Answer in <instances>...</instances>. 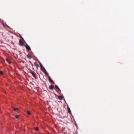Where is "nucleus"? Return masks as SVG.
I'll return each mask as SVG.
<instances>
[{
  "label": "nucleus",
  "instance_id": "f257e3e1",
  "mask_svg": "<svg viewBox=\"0 0 134 134\" xmlns=\"http://www.w3.org/2000/svg\"><path fill=\"white\" fill-rule=\"evenodd\" d=\"M26 49L28 51L31 50V48L30 47L28 46V45L26 43V45L25 46Z\"/></svg>",
  "mask_w": 134,
  "mask_h": 134
},
{
  "label": "nucleus",
  "instance_id": "f03ea898",
  "mask_svg": "<svg viewBox=\"0 0 134 134\" xmlns=\"http://www.w3.org/2000/svg\"><path fill=\"white\" fill-rule=\"evenodd\" d=\"M30 73H31L32 75L36 79V76L35 74V72L33 71H31L30 72Z\"/></svg>",
  "mask_w": 134,
  "mask_h": 134
},
{
  "label": "nucleus",
  "instance_id": "7ed1b4c3",
  "mask_svg": "<svg viewBox=\"0 0 134 134\" xmlns=\"http://www.w3.org/2000/svg\"><path fill=\"white\" fill-rule=\"evenodd\" d=\"M55 88L56 90H59V92L60 91V89H59V88L58 87L57 85H55Z\"/></svg>",
  "mask_w": 134,
  "mask_h": 134
},
{
  "label": "nucleus",
  "instance_id": "20e7f679",
  "mask_svg": "<svg viewBox=\"0 0 134 134\" xmlns=\"http://www.w3.org/2000/svg\"><path fill=\"white\" fill-rule=\"evenodd\" d=\"M40 65L41 67V69L42 71H43L42 68H43V70H44V69H45V68L44 67L42 66V64L41 63H40Z\"/></svg>",
  "mask_w": 134,
  "mask_h": 134
},
{
  "label": "nucleus",
  "instance_id": "39448f33",
  "mask_svg": "<svg viewBox=\"0 0 134 134\" xmlns=\"http://www.w3.org/2000/svg\"><path fill=\"white\" fill-rule=\"evenodd\" d=\"M68 111L69 113L70 114H71V112L70 110V109L69 107H68Z\"/></svg>",
  "mask_w": 134,
  "mask_h": 134
},
{
  "label": "nucleus",
  "instance_id": "423d86ee",
  "mask_svg": "<svg viewBox=\"0 0 134 134\" xmlns=\"http://www.w3.org/2000/svg\"><path fill=\"white\" fill-rule=\"evenodd\" d=\"M19 44L21 46H22L23 45V42L22 41L20 40L19 41Z\"/></svg>",
  "mask_w": 134,
  "mask_h": 134
},
{
  "label": "nucleus",
  "instance_id": "0eeeda50",
  "mask_svg": "<svg viewBox=\"0 0 134 134\" xmlns=\"http://www.w3.org/2000/svg\"><path fill=\"white\" fill-rule=\"evenodd\" d=\"M54 88V86L53 85H51L49 86V88L51 90L53 89Z\"/></svg>",
  "mask_w": 134,
  "mask_h": 134
},
{
  "label": "nucleus",
  "instance_id": "6e6552de",
  "mask_svg": "<svg viewBox=\"0 0 134 134\" xmlns=\"http://www.w3.org/2000/svg\"><path fill=\"white\" fill-rule=\"evenodd\" d=\"M44 73L46 75H48L49 74H48V73L47 72L45 69H44Z\"/></svg>",
  "mask_w": 134,
  "mask_h": 134
},
{
  "label": "nucleus",
  "instance_id": "1a4fd4ad",
  "mask_svg": "<svg viewBox=\"0 0 134 134\" xmlns=\"http://www.w3.org/2000/svg\"><path fill=\"white\" fill-rule=\"evenodd\" d=\"M34 65H35V66L37 67V68H38L39 66V65H38L37 63L36 62H35L34 63Z\"/></svg>",
  "mask_w": 134,
  "mask_h": 134
},
{
  "label": "nucleus",
  "instance_id": "9d476101",
  "mask_svg": "<svg viewBox=\"0 0 134 134\" xmlns=\"http://www.w3.org/2000/svg\"><path fill=\"white\" fill-rule=\"evenodd\" d=\"M58 97L59 99L60 100H62L63 99L62 97L61 96H58Z\"/></svg>",
  "mask_w": 134,
  "mask_h": 134
},
{
  "label": "nucleus",
  "instance_id": "9b49d317",
  "mask_svg": "<svg viewBox=\"0 0 134 134\" xmlns=\"http://www.w3.org/2000/svg\"><path fill=\"white\" fill-rule=\"evenodd\" d=\"M27 56L29 59H30L31 58V57H30L29 54L27 55Z\"/></svg>",
  "mask_w": 134,
  "mask_h": 134
},
{
  "label": "nucleus",
  "instance_id": "f8f14e48",
  "mask_svg": "<svg viewBox=\"0 0 134 134\" xmlns=\"http://www.w3.org/2000/svg\"><path fill=\"white\" fill-rule=\"evenodd\" d=\"M49 81H50V82H52L53 84H55L54 82L53 81V80H52V79H51L50 80H49Z\"/></svg>",
  "mask_w": 134,
  "mask_h": 134
},
{
  "label": "nucleus",
  "instance_id": "ddd939ff",
  "mask_svg": "<svg viewBox=\"0 0 134 134\" xmlns=\"http://www.w3.org/2000/svg\"><path fill=\"white\" fill-rule=\"evenodd\" d=\"M19 110V109L18 108H14V111H15L16 110Z\"/></svg>",
  "mask_w": 134,
  "mask_h": 134
},
{
  "label": "nucleus",
  "instance_id": "4468645a",
  "mask_svg": "<svg viewBox=\"0 0 134 134\" xmlns=\"http://www.w3.org/2000/svg\"><path fill=\"white\" fill-rule=\"evenodd\" d=\"M27 113L28 114L30 115L31 114V113H30V111H27Z\"/></svg>",
  "mask_w": 134,
  "mask_h": 134
},
{
  "label": "nucleus",
  "instance_id": "2eb2a0df",
  "mask_svg": "<svg viewBox=\"0 0 134 134\" xmlns=\"http://www.w3.org/2000/svg\"><path fill=\"white\" fill-rule=\"evenodd\" d=\"M7 62H8V63H11V62L9 60H8V59H7Z\"/></svg>",
  "mask_w": 134,
  "mask_h": 134
},
{
  "label": "nucleus",
  "instance_id": "dca6fc26",
  "mask_svg": "<svg viewBox=\"0 0 134 134\" xmlns=\"http://www.w3.org/2000/svg\"><path fill=\"white\" fill-rule=\"evenodd\" d=\"M19 116L18 115H16L15 116V118H18L19 117Z\"/></svg>",
  "mask_w": 134,
  "mask_h": 134
},
{
  "label": "nucleus",
  "instance_id": "f3484780",
  "mask_svg": "<svg viewBox=\"0 0 134 134\" xmlns=\"http://www.w3.org/2000/svg\"><path fill=\"white\" fill-rule=\"evenodd\" d=\"M20 36L23 41H24V38H23V37H22V36L20 35Z\"/></svg>",
  "mask_w": 134,
  "mask_h": 134
},
{
  "label": "nucleus",
  "instance_id": "a211bd4d",
  "mask_svg": "<svg viewBox=\"0 0 134 134\" xmlns=\"http://www.w3.org/2000/svg\"><path fill=\"white\" fill-rule=\"evenodd\" d=\"M0 73L1 75H3V72L1 71H0Z\"/></svg>",
  "mask_w": 134,
  "mask_h": 134
},
{
  "label": "nucleus",
  "instance_id": "6ab92c4d",
  "mask_svg": "<svg viewBox=\"0 0 134 134\" xmlns=\"http://www.w3.org/2000/svg\"><path fill=\"white\" fill-rule=\"evenodd\" d=\"M48 79H49V80L51 79V77L50 76H48Z\"/></svg>",
  "mask_w": 134,
  "mask_h": 134
},
{
  "label": "nucleus",
  "instance_id": "aec40b11",
  "mask_svg": "<svg viewBox=\"0 0 134 134\" xmlns=\"http://www.w3.org/2000/svg\"><path fill=\"white\" fill-rule=\"evenodd\" d=\"M57 91L59 93H60L61 92V91L60 92H59V90H57Z\"/></svg>",
  "mask_w": 134,
  "mask_h": 134
},
{
  "label": "nucleus",
  "instance_id": "412c9836",
  "mask_svg": "<svg viewBox=\"0 0 134 134\" xmlns=\"http://www.w3.org/2000/svg\"><path fill=\"white\" fill-rule=\"evenodd\" d=\"M38 128L37 127L36 128V130L37 131H38Z\"/></svg>",
  "mask_w": 134,
  "mask_h": 134
},
{
  "label": "nucleus",
  "instance_id": "4be33fe9",
  "mask_svg": "<svg viewBox=\"0 0 134 134\" xmlns=\"http://www.w3.org/2000/svg\"><path fill=\"white\" fill-rule=\"evenodd\" d=\"M24 41V43H25L26 44V42H25V41L24 40V41Z\"/></svg>",
  "mask_w": 134,
  "mask_h": 134
},
{
  "label": "nucleus",
  "instance_id": "5701e85b",
  "mask_svg": "<svg viewBox=\"0 0 134 134\" xmlns=\"http://www.w3.org/2000/svg\"><path fill=\"white\" fill-rule=\"evenodd\" d=\"M29 62L31 64H32V62H31V61H30Z\"/></svg>",
  "mask_w": 134,
  "mask_h": 134
},
{
  "label": "nucleus",
  "instance_id": "b1692460",
  "mask_svg": "<svg viewBox=\"0 0 134 134\" xmlns=\"http://www.w3.org/2000/svg\"><path fill=\"white\" fill-rule=\"evenodd\" d=\"M42 69H43V71H44V70H43V68H42Z\"/></svg>",
  "mask_w": 134,
  "mask_h": 134
},
{
  "label": "nucleus",
  "instance_id": "393cba45",
  "mask_svg": "<svg viewBox=\"0 0 134 134\" xmlns=\"http://www.w3.org/2000/svg\"><path fill=\"white\" fill-rule=\"evenodd\" d=\"M31 64V65L32 66H33L32 64H32Z\"/></svg>",
  "mask_w": 134,
  "mask_h": 134
}]
</instances>
